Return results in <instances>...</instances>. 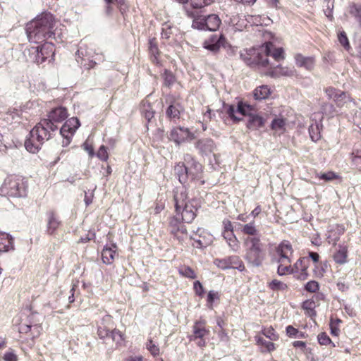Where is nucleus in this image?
Segmentation results:
<instances>
[{"label": "nucleus", "instance_id": "obj_1", "mask_svg": "<svg viewBox=\"0 0 361 361\" xmlns=\"http://www.w3.org/2000/svg\"><path fill=\"white\" fill-rule=\"evenodd\" d=\"M67 117V109L64 107L59 106L51 110L47 119L42 120L30 130L25 142L26 149L31 153L37 152L44 141L51 138V132L57 130L55 123H61Z\"/></svg>", "mask_w": 361, "mask_h": 361}, {"label": "nucleus", "instance_id": "obj_2", "mask_svg": "<svg viewBox=\"0 0 361 361\" xmlns=\"http://www.w3.org/2000/svg\"><path fill=\"white\" fill-rule=\"evenodd\" d=\"M58 22L50 13H42L27 25L28 39L32 43H39L53 38L56 42L63 41L62 29L58 27Z\"/></svg>", "mask_w": 361, "mask_h": 361}, {"label": "nucleus", "instance_id": "obj_3", "mask_svg": "<svg viewBox=\"0 0 361 361\" xmlns=\"http://www.w3.org/2000/svg\"><path fill=\"white\" fill-rule=\"evenodd\" d=\"M278 266L277 273L280 276L293 274L291 257L293 250L291 244L287 241L281 242L276 249Z\"/></svg>", "mask_w": 361, "mask_h": 361}, {"label": "nucleus", "instance_id": "obj_4", "mask_svg": "<svg viewBox=\"0 0 361 361\" xmlns=\"http://www.w3.org/2000/svg\"><path fill=\"white\" fill-rule=\"evenodd\" d=\"M244 243L247 247L245 259L252 266L259 267L265 257L259 237H247L245 239Z\"/></svg>", "mask_w": 361, "mask_h": 361}, {"label": "nucleus", "instance_id": "obj_5", "mask_svg": "<svg viewBox=\"0 0 361 361\" xmlns=\"http://www.w3.org/2000/svg\"><path fill=\"white\" fill-rule=\"evenodd\" d=\"M27 51L29 59L39 64L49 58L53 59L55 49L52 42H46L41 46L32 47Z\"/></svg>", "mask_w": 361, "mask_h": 361}, {"label": "nucleus", "instance_id": "obj_6", "mask_svg": "<svg viewBox=\"0 0 361 361\" xmlns=\"http://www.w3.org/2000/svg\"><path fill=\"white\" fill-rule=\"evenodd\" d=\"M7 194L13 197H25L27 192V180L22 177H11L4 185Z\"/></svg>", "mask_w": 361, "mask_h": 361}, {"label": "nucleus", "instance_id": "obj_7", "mask_svg": "<svg viewBox=\"0 0 361 361\" xmlns=\"http://www.w3.org/2000/svg\"><path fill=\"white\" fill-rule=\"evenodd\" d=\"M221 23V19L216 14L197 16L194 18L192 27L200 30L216 31Z\"/></svg>", "mask_w": 361, "mask_h": 361}, {"label": "nucleus", "instance_id": "obj_8", "mask_svg": "<svg viewBox=\"0 0 361 361\" xmlns=\"http://www.w3.org/2000/svg\"><path fill=\"white\" fill-rule=\"evenodd\" d=\"M325 92L328 97L333 99L338 107H350V104H354L351 98L345 92L340 90L329 87L325 90Z\"/></svg>", "mask_w": 361, "mask_h": 361}, {"label": "nucleus", "instance_id": "obj_9", "mask_svg": "<svg viewBox=\"0 0 361 361\" xmlns=\"http://www.w3.org/2000/svg\"><path fill=\"white\" fill-rule=\"evenodd\" d=\"M80 126V121L75 117L71 118L65 122L60 130V133L64 138L62 142L63 147L70 144L71 137Z\"/></svg>", "mask_w": 361, "mask_h": 361}, {"label": "nucleus", "instance_id": "obj_10", "mask_svg": "<svg viewBox=\"0 0 361 361\" xmlns=\"http://www.w3.org/2000/svg\"><path fill=\"white\" fill-rule=\"evenodd\" d=\"M192 334L190 336V341H197V345L199 347H204L206 345L204 337L209 334V330L206 329V322L204 320L197 321L192 327Z\"/></svg>", "mask_w": 361, "mask_h": 361}, {"label": "nucleus", "instance_id": "obj_11", "mask_svg": "<svg viewBox=\"0 0 361 361\" xmlns=\"http://www.w3.org/2000/svg\"><path fill=\"white\" fill-rule=\"evenodd\" d=\"M198 201L195 199H191L188 203L184 204L180 212H177V215L181 214L182 220L185 223H191L197 215V211L200 207Z\"/></svg>", "mask_w": 361, "mask_h": 361}, {"label": "nucleus", "instance_id": "obj_12", "mask_svg": "<svg viewBox=\"0 0 361 361\" xmlns=\"http://www.w3.org/2000/svg\"><path fill=\"white\" fill-rule=\"evenodd\" d=\"M252 110L253 109L252 106L240 102L238 103L236 107L233 105H228L226 108V113L234 122H239L241 118H238L235 116L236 113H239L242 116H247L249 117L250 114H252Z\"/></svg>", "mask_w": 361, "mask_h": 361}, {"label": "nucleus", "instance_id": "obj_13", "mask_svg": "<svg viewBox=\"0 0 361 361\" xmlns=\"http://www.w3.org/2000/svg\"><path fill=\"white\" fill-rule=\"evenodd\" d=\"M195 138L194 134L188 128L183 127L175 128L170 133V140H173L177 145L183 143L188 140H192Z\"/></svg>", "mask_w": 361, "mask_h": 361}, {"label": "nucleus", "instance_id": "obj_14", "mask_svg": "<svg viewBox=\"0 0 361 361\" xmlns=\"http://www.w3.org/2000/svg\"><path fill=\"white\" fill-rule=\"evenodd\" d=\"M225 41L226 39L223 35L217 36L216 35H213L210 38L204 42L203 47L216 53L219 50L221 46H224Z\"/></svg>", "mask_w": 361, "mask_h": 361}, {"label": "nucleus", "instance_id": "obj_15", "mask_svg": "<svg viewBox=\"0 0 361 361\" xmlns=\"http://www.w3.org/2000/svg\"><path fill=\"white\" fill-rule=\"evenodd\" d=\"M262 52L266 56H271L276 61H279L284 59L283 49L274 48L271 42H266L262 47Z\"/></svg>", "mask_w": 361, "mask_h": 361}, {"label": "nucleus", "instance_id": "obj_16", "mask_svg": "<svg viewBox=\"0 0 361 361\" xmlns=\"http://www.w3.org/2000/svg\"><path fill=\"white\" fill-rule=\"evenodd\" d=\"M174 201L176 212L180 211L184 204L188 203V191L184 186L177 187L174 190Z\"/></svg>", "mask_w": 361, "mask_h": 361}, {"label": "nucleus", "instance_id": "obj_17", "mask_svg": "<svg viewBox=\"0 0 361 361\" xmlns=\"http://www.w3.org/2000/svg\"><path fill=\"white\" fill-rule=\"evenodd\" d=\"M196 148L200 152L204 155L213 153L216 149V145L214 141L210 138H203L199 140L195 144Z\"/></svg>", "mask_w": 361, "mask_h": 361}, {"label": "nucleus", "instance_id": "obj_18", "mask_svg": "<svg viewBox=\"0 0 361 361\" xmlns=\"http://www.w3.org/2000/svg\"><path fill=\"white\" fill-rule=\"evenodd\" d=\"M287 124L286 118L283 116H276L271 121V128L276 134L280 135L286 131Z\"/></svg>", "mask_w": 361, "mask_h": 361}, {"label": "nucleus", "instance_id": "obj_19", "mask_svg": "<svg viewBox=\"0 0 361 361\" xmlns=\"http://www.w3.org/2000/svg\"><path fill=\"white\" fill-rule=\"evenodd\" d=\"M296 65L305 68L307 70H312L315 63V59L312 56H304L302 54H296L295 56Z\"/></svg>", "mask_w": 361, "mask_h": 361}, {"label": "nucleus", "instance_id": "obj_20", "mask_svg": "<svg viewBox=\"0 0 361 361\" xmlns=\"http://www.w3.org/2000/svg\"><path fill=\"white\" fill-rule=\"evenodd\" d=\"M270 69L273 70L269 73L272 77L279 76H293L295 73L293 68H289L287 67H281L279 66H271Z\"/></svg>", "mask_w": 361, "mask_h": 361}, {"label": "nucleus", "instance_id": "obj_21", "mask_svg": "<svg viewBox=\"0 0 361 361\" xmlns=\"http://www.w3.org/2000/svg\"><path fill=\"white\" fill-rule=\"evenodd\" d=\"M116 245L114 244L111 247H105L103 249L102 257L104 264H111L113 263L116 252Z\"/></svg>", "mask_w": 361, "mask_h": 361}, {"label": "nucleus", "instance_id": "obj_22", "mask_svg": "<svg viewBox=\"0 0 361 361\" xmlns=\"http://www.w3.org/2000/svg\"><path fill=\"white\" fill-rule=\"evenodd\" d=\"M60 225V221L54 212L50 211L47 213V232L51 235L55 233Z\"/></svg>", "mask_w": 361, "mask_h": 361}, {"label": "nucleus", "instance_id": "obj_23", "mask_svg": "<svg viewBox=\"0 0 361 361\" xmlns=\"http://www.w3.org/2000/svg\"><path fill=\"white\" fill-rule=\"evenodd\" d=\"M264 119L259 115L252 114L248 117L247 127L250 130H257L264 125Z\"/></svg>", "mask_w": 361, "mask_h": 361}, {"label": "nucleus", "instance_id": "obj_24", "mask_svg": "<svg viewBox=\"0 0 361 361\" xmlns=\"http://www.w3.org/2000/svg\"><path fill=\"white\" fill-rule=\"evenodd\" d=\"M184 4V8L187 14L192 18H195V13L190 10V8H200L207 5L204 0H187Z\"/></svg>", "mask_w": 361, "mask_h": 361}, {"label": "nucleus", "instance_id": "obj_25", "mask_svg": "<svg viewBox=\"0 0 361 361\" xmlns=\"http://www.w3.org/2000/svg\"><path fill=\"white\" fill-rule=\"evenodd\" d=\"M334 260L339 264H344L347 262L348 247L346 245H339L338 250L333 255Z\"/></svg>", "mask_w": 361, "mask_h": 361}, {"label": "nucleus", "instance_id": "obj_26", "mask_svg": "<svg viewBox=\"0 0 361 361\" xmlns=\"http://www.w3.org/2000/svg\"><path fill=\"white\" fill-rule=\"evenodd\" d=\"M12 248V238L6 233H0V252H7Z\"/></svg>", "mask_w": 361, "mask_h": 361}, {"label": "nucleus", "instance_id": "obj_27", "mask_svg": "<svg viewBox=\"0 0 361 361\" xmlns=\"http://www.w3.org/2000/svg\"><path fill=\"white\" fill-rule=\"evenodd\" d=\"M271 90L267 85H261L256 87L253 91V97L256 100H262L268 98Z\"/></svg>", "mask_w": 361, "mask_h": 361}, {"label": "nucleus", "instance_id": "obj_28", "mask_svg": "<svg viewBox=\"0 0 361 361\" xmlns=\"http://www.w3.org/2000/svg\"><path fill=\"white\" fill-rule=\"evenodd\" d=\"M241 231L243 234L251 235L252 237H259L258 233L259 231L257 228H256L255 224L254 221L244 224L240 225Z\"/></svg>", "mask_w": 361, "mask_h": 361}, {"label": "nucleus", "instance_id": "obj_29", "mask_svg": "<svg viewBox=\"0 0 361 361\" xmlns=\"http://www.w3.org/2000/svg\"><path fill=\"white\" fill-rule=\"evenodd\" d=\"M183 110L178 103L171 104L166 110V115L171 118H178L180 112Z\"/></svg>", "mask_w": 361, "mask_h": 361}, {"label": "nucleus", "instance_id": "obj_30", "mask_svg": "<svg viewBox=\"0 0 361 361\" xmlns=\"http://www.w3.org/2000/svg\"><path fill=\"white\" fill-rule=\"evenodd\" d=\"M141 111L145 118L148 122L154 117V111L149 102L147 100H144L142 103Z\"/></svg>", "mask_w": 361, "mask_h": 361}, {"label": "nucleus", "instance_id": "obj_31", "mask_svg": "<svg viewBox=\"0 0 361 361\" xmlns=\"http://www.w3.org/2000/svg\"><path fill=\"white\" fill-rule=\"evenodd\" d=\"M228 266L229 269H236L240 271L245 269L243 262L238 256L228 257Z\"/></svg>", "mask_w": 361, "mask_h": 361}, {"label": "nucleus", "instance_id": "obj_32", "mask_svg": "<svg viewBox=\"0 0 361 361\" xmlns=\"http://www.w3.org/2000/svg\"><path fill=\"white\" fill-rule=\"evenodd\" d=\"M316 178L319 180H324L326 182L333 181L334 180L340 179V176L338 173L329 171L325 173H317Z\"/></svg>", "mask_w": 361, "mask_h": 361}, {"label": "nucleus", "instance_id": "obj_33", "mask_svg": "<svg viewBox=\"0 0 361 361\" xmlns=\"http://www.w3.org/2000/svg\"><path fill=\"white\" fill-rule=\"evenodd\" d=\"M175 173L178 175L179 180L181 182L185 177L188 176L190 173L188 169L185 166L184 164L179 163L174 168Z\"/></svg>", "mask_w": 361, "mask_h": 361}, {"label": "nucleus", "instance_id": "obj_34", "mask_svg": "<svg viewBox=\"0 0 361 361\" xmlns=\"http://www.w3.org/2000/svg\"><path fill=\"white\" fill-rule=\"evenodd\" d=\"M146 348L153 357H157L160 354V348L152 338H149L146 343Z\"/></svg>", "mask_w": 361, "mask_h": 361}, {"label": "nucleus", "instance_id": "obj_35", "mask_svg": "<svg viewBox=\"0 0 361 361\" xmlns=\"http://www.w3.org/2000/svg\"><path fill=\"white\" fill-rule=\"evenodd\" d=\"M169 227L171 233L173 234L175 232H178L180 228H183L185 226L180 221V218L178 216L173 217L169 223Z\"/></svg>", "mask_w": 361, "mask_h": 361}, {"label": "nucleus", "instance_id": "obj_36", "mask_svg": "<svg viewBox=\"0 0 361 361\" xmlns=\"http://www.w3.org/2000/svg\"><path fill=\"white\" fill-rule=\"evenodd\" d=\"M349 13L353 16L361 25V5L351 4L349 6Z\"/></svg>", "mask_w": 361, "mask_h": 361}, {"label": "nucleus", "instance_id": "obj_37", "mask_svg": "<svg viewBox=\"0 0 361 361\" xmlns=\"http://www.w3.org/2000/svg\"><path fill=\"white\" fill-rule=\"evenodd\" d=\"M110 336L117 345H121L124 340L123 334L116 329L111 331Z\"/></svg>", "mask_w": 361, "mask_h": 361}, {"label": "nucleus", "instance_id": "obj_38", "mask_svg": "<svg viewBox=\"0 0 361 361\" xmlns=\"http://www.w3.org/2000/svg\"><path fill=\"white\" fill-rule=\"evenodd\" d=\"M269 288L274 290H283L287 288V285L277 279L272 280L269 285Z\"/></svg>", "mask_w": 361, "mask_h": 361}, {"label": "nucleus", "instance_id": "obj_39", "mask_svg": "<svg viewBox=\"0 0 361 361\" xmlns=\"http://www.w3.org/2000/svg\"><path fill=\"white\" fill-rule=\"evenodd\" d=\"M111 326L98 325L97 335L100 339H104L110 336V328Z\"/></svg>", "mask_w": 361, "mask_h": 361}, {"label": "nucleus", "instance_id": "obj_40", "mask_svg": "<svg viewBox=\"0 0 361 361\" xmlns=\"http://www.w3.org/2000/svg\"><path fill=\"white\" fill-rule=\"evenodd\" d=\"M104 1L107 4L106 8V13L107 15H110L111 13L112 8L111 7V4H113L114 1H115L118 4V6H120V11L121 13H123V11L125 10V8H123V5L124 4V0H104Z\"/></svg>", "mask_w": 361, "mask_h": 361}, {"label": "nucleus", "instance_id": "obj_41", "mask_svg": "<svg viewBox=\"0 0 361 361\" xmlns=\"http://www.w3.org/2000/svg\"><path fill=\"white\" fill-rule=\"evenodd\" d=\"M178 271L180 275L187 278L195 279L197 277L194 270L189 267H183Z\"/></svg>", "mask_w": 361, "mask_h": 361}, {"label": "nucleus", "instance_id": "obj_42", "mask_svg": "<svg viewBox=\"0 0 361 361\" xmlns=\"http://www.w3.org/2000/svg\"><path fill=\"white\" fill-rule=\"evenodd\" d=\"M173 235L180 243H183L188 237L185 227L180 228L178 232L173 233Z\"/></svg>", "mask_w": 361, "mask_h": 361}, {"label": "nucleus", "instance_id": "obj_43", "mask_svg": "<svg viewBox=\"0 0 361 361\" xmlns=\"http://www.w3.org/2000/svg\"><path fill=\"white\" fill-rule=\"evenodd\" d=\"M308 262V259L307 258L302 257L300 258L292 266L293 274L299 273L300 270L302 267L305 265L306 263Z\"/></svg>", "mask_w": 361, "mask_h": 361}, {"label": "nucleus", "instance_id": "obj_44", "mask_svg": "<svg viewBox=\"0 0 361 361\" xmlns=\"http://www.w3.org/2000/svg\"><path fill=\"white\" fill-rule=\"evenodd\" d=\"M257 343L259 345H264L269 352L275 349L274 344L272 342L267 341L262 337H257Z\"/></svg>", "mask_w": 361, "mask_h": 361}, {"label": "nucleus", "instance_id": "obj_45", "mask_svg": "<svg viewBox=\"0 0 361 361\" xmlns=\"http://www.w3.org/2000/svg\"><path fill=\"white\" fill-rule=\"evenodd\" d=\"M338 41L341 43V44L347 50L350 49V44L348 42V39L346 36V34L345 32H339L338 35Z\"/></svg>", "mask_w": 361, "mask_h": 361}, {"label": "nucleus", "instance_id": "obj_46", "mask_svg": "<svg viewBox=\"0 0 361 361\" xmlns=\"http://www.w3.org/2000/svg\"><path fill=\"white\" fill-rule=\"evenodd\" d=\"M3 360L4 361H18L17 355L12 349H9L4 353L3 356Z\"/></svg>", "mask_w": 361, "mask_h": 361}, {"label": "nucleus", "instance_id": "obj_47", "mask_svg": "<svg viewBox=\"0 0 361 361\" xmlns=\"http://www.w3.org/2000/svg\"><path fill=\"white\" fill-rule=\"evenodd\" d=\"M305 288L310 293H316L319 288V285L318 282L315 281H310L307 283Z\"/></svg>", "mask_w": 361, "mask_h": 361}, {"label": "nucleus", "instance_id": "obj_48", "mask_svg": "<svg viewBox=\"0 0 361 361\" xmlns=\"http://www.w3.org/2000/svg\"><path fill=\"white\" fill-rule=\"evenodd\" d=\"M97 157L102 161H107L109 159V154L106 150V147L104 145H102L98 152H97Z\"/></svg>", "mask_w": 361, "mask_h": 361}, {"label": "nucleus", "instance_id": "obj_49", "mask_svg": "<svg viewBox=\"0 0 361 361\" xmlns=\"http://www.w3.org/2000/svg\"><path fill=\"white\" fill-rule=\"evenodd\" d=\"M161 37L164 39H169L173 34V28L169 24L163 25L161 29Z\"/></svg>", "mask_w": 361, "mask_h": 361}, {"label": "nucleus", "instance_id": "obj_50", "mask_svg": "<svg viewBox=\"0 0 361 361\" xmlns=\"http://www.w3.org/2000/svg\"><path fill=\"white\" fill-rule=\"evenodd\" d=\"M307 268L308 264L307 263L304 265L302 269L300 270L299 273L296 274V277L298 279L304 281L306 280L308 277V272H307Z\"/></svg>", "mask_w": 361, "mask_h": 361}, {"label": "nucleus", "instance_id": "obj_51", "mask_svg": "<svg viewBox=\"0 0 361 361\" xmlns=\"http://www.w3.org/2000/svg\"><path fill=\"white\" fill-rule=\"evenodd\" d=\"M263 334L267 338H269L271 341H276L279 338L278 335H276L275 334V331H274V329H272V328H268V329H264Z\"/></svg>", "mask_w": 361, "mask_h": 361}, {"label": "nucleus", "instance_id": "obj_52", "mask_svg": "<svg viewBox=\"0 0 361 361\" xmlns=\"http://www.w3.org/2000/svg\"><path fill=\"white\" fill-rule=\"evenodd\" d=\"M316 307L315 302L312 300H306L302 304V308L308 311L309 314H314V310Z\"/></svg>", "mask_w": 361, "mask_h": 361}, {"label": "nucleus", "instance_id": "obj_53", "mask_svg": "<svg viewBox=\"0 0 361 361\" xmlns=\"http://www.w3.org/2000/svg\"><path fill=\"white\" fill-rule=\"evenodd\" d=\"M317 130V125L312 124L309 128L310 135L313 141H317L319 138V135L317 133H316Z\"/></svg>", "mask_w": 361, "mask_h": 361}, {"label": "nucleus", "instance_id": "obj_54", "mask_svg": "<svg viewBox=\"0 0 361 361\" xmlns=\"http://www.w3.org/2000/svg\"><path fill=\"white\" fill-rule=\"evenodd\" d=\"M214 264L220 269H229L228 266V257L225 259H216L214 261Z\"/></svg>", "mask_w": 361, "mask_h": 361}, {"label": "nucleus", "instance_id": "obj_55", "mask_svg": "<svg viewBox=\"0 0 361 361\" xmlns=\"http://www.w3.org/2000/svg\"><path fill=\"white\" fill-rule=\"evenodd\" d=\"M318 341L321 345H327L331 343L329 336L326 333H320L317 336Z\"/></svg>", "mask_w": 361, "mask_h": 361}, {"label": "nucleus", "instance_id": "obj_56", "mask_svg": "<svg viewBox=\"0 0 361 361\" xmlns=\"http://www.w3.org/2000/svg\"><path fill=\"white\" fill-rule=\"evenodd\" d=\"M226 242L233 251L237 252L239 250L240 243L236 237L233 238V239H229V240Z\"/></svg>", "mask_w": 361, "mask_h": 361}, {"label": "nucleus", "instance_id": "obj_57", "mask_svg": "<svg viewBox=\"0 0 361 361\" xmlns=\"http://www.w3.org/2000/svg\"><path fill=\"white\" fill-rule=\"evenodd\" d=\"M164 76V82H165L166 85L170 86L171 85H172L174 82L175 78L171 73L165 71Z\"/></svg>", "mask_w": 361, "mask_h": 361}, {"label": "nucleus", "instance_id": "obj_58", "mask_svg": "<svg viewBox=\"0 0 361 361\" xmlns=\"http://www.w3.org/2000/svg\"><path fill=\"white\" fill-rule=\"evenodd\" d=\"M286 334L290 337H297L299 331L293 326L289 325L286 327Z\"/></svg>", "mask_w": 361, "mask_h": 361}, {"label": "nucleus", "instance_id": "obj_59", "mask_svg": "<svg viewBox=\"0 0 361 361\" xmlns=\"http://www.w3.org/2000/svg\"><path fill=\"white\" fill-rule=\"evenodd\" d=\"M112 324V318L110 315L106 314L104 316L101 320V322L99 325L111 326Z\"/></svg>", "mask_w": 361, "mask_h": 361}, {"label": "nucleus", "instance_id": "obj_60", "mask_svg": "<svg viewBox=\"0 0 361 361\" xmlns=\"http://www.w3.org/2000/svg\"><path fill=\"white\" fill-rule=\"evenodd\" d=\"M194 289L195 293L199 295H201L204 292L203 286L199 281L194 283Z\"/></svg>", "mask_w": 361, "mask_h": 361}, {"label": "nucleus", "instance_id": "obj_61", "mask_svg": "<svg viewBox=\"0 0 361 361\" xmlns=\"http://www.w3.org/2000/svg\"><path fill=\"white\" fill-rule=\"evenodd\" d=\"M224 231L233 232V228L231 221L229 220H224L223 221Z\"/></svg>", "mask_w": 361, "mask_h": 361}, {"label": "nucleus", "instance_id": "obj_62", "mask_svg": "<svg viewBox=\"0 0 361 361\" xmlns=\"http://www.w3.org/2000/svg\"><path fill=\"white\" fill-rule=\"evenodd\" d=\"M83 148L85 151L88 152L90 157H92L94 156V149L91 145H89L87 142H85L83 144Z\"/></svg>", "mask_w": 361, "mask_h": 361}, {"label": "nucleus", "instance_id": "obj_63", "mask_svg": "<svg viewBox=\"0 0 361 361\" xmlns=\"http://www.w3.org/2000/svg\"><path fill=\"white\" fill-rule=\"evenodd\" d=\"M293 345L295 348H300L302 351H304L306 348V343L304 341H294L293 343Z\"/></svg>", "mask_w": 361, "mask_h": 361}, {"label": "nucleus", "instance_id": "obj_64", "mask_svg": "<svg viewBox=\"0 0 361 361\" xmlns=\"http://www.w3.org/2000/svg\"><path fill=\"white\" fill-rule=\"evenodd\" d=\"M149 49L153 54H158V47L153 39L149 41Z\"/></svg>", "mask_w": 361, "mask_h": 361}]
</instances>
